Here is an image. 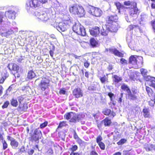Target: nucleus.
<instances>
[{"mask_svg":"<svg viewBox=\"0 0 155 155\" xmlns=\"http://www.w3.org/2000/svg\"><path fill=\"white\" fill-rule=\"evenodd\" d=\"M87 10L90 14L97 17L101 16L102 14V12L101 9L90 5L87 7Z\"/></svg>","mask_w":155,"mask_h":155,"instance_id":"nucleus-1","label":"nucleus"},{"mask_svg":"<svg viewBox=\"0 0 155 155\" xmlns=\"http://www.w3.org/2000/svg\"><path fill=\"white\" fill-rule=\"evenodd\" d=\"M64 117L68 120L70 119V122L75 123L78 122L81 120V116L80 114H77L73 112H70L65 114L64 115Z\"/></svg>","mask_w":155,"mask_h":155,"instance_id":"nucleus-2","label":"nucleus"},{"mask_svg":"<svg viewBox=\"0 0 155 155\" xmlns=\"http://www.w3.org/2000/svg\"><path fill=\"white\" fill-rule=\"evenodd\" d=\"M73 30L74 32L78 35L82 36H85L86 35V32L84 27L79 23H76L73 27Z\"/></svg>","mask_w":155,"mask_h":155,"instance_id":"nucleus-3","label":"nucleus"},{"mask_svg":"<svg viewBox=\"0 0 155 155\" xmlns=\"http://www.w3.org/2000/svg\"><path fill=\"white\" fill-rule=\"evenodd\" d=\"M40 5V3L38 0H28L26 4V8L28 11L31 8L35 9L38 7Z\"/></svg>","mask_w":155,"mask_h":155,"instance_id":"nucleus-4","label":"nucleus"},{"mask_svg":"<svg viewBox=\"0 0 155 155\" xmlns=\"http://www.w3.org/2000/svg\"><path fill=\"white\" fill-rule=\"evenodd\" d=\"M35 16L43 21H47L49 18L47 14L44 11L38 10L35 12Z\"/></svg>","mask_w":155,"mask_h":155,"instance_id":"nucleus-5","label":"nucleus"},{"mask_svg":"<svg viewBox=\"0 0 155 155\" xmlns=\"http://www.w3.org/2000/svg\"><path fill=\"white\" fill-rule=\"evenodd\" d=\"M42 136L41 131L38 129L36 128L34 133L31 134V140L32 141H37L39 138H41Z\"/></svg>","mask_w":155,"mask_h":155,"instance_id":"nucleus-6","label":"nucleus"},{"mask_svg":"<svg viewBox=\"0 0 155 155\" xmlns=\"http://www.w3.org/2000/svg\"><path fill=\"white\" fill-rule=\"evenodd\" d=\"M53 26L56 28L60 32L64 31L67 28L68 25L65 22H60L55 23L53 24Z\"/></svg>","mask_w":155,"mask_h":155,"instance_id":"nucleus-7","label":"nucleus"},{"mask_svg":"<svg viewBox=\"0 0 155 155\" xmlns=\"http://www.w3.org/2000/svg\"><path fill=\"white\" fill-rule=\"evenodd\" d=\"M50 81L47 78H42L40 84H39L41 90L44 91L49 86Z\"/></svg>","mask_w":155,"mask_h":155,"instance_id":"nucleus-8","label":"nucleus"},{"mask_svg":"<svg viewBox=\"0 0 155 155\" xmlns=\"http://www.w3.org/2000/svg\"><path fill=\"white\" fill-rule=\"evenodd\" d=\"M133 6H131V8L129 10V14L130 17H133V19H134L137 17L138 10L137 7L136 3H133Z\"/></svg>","mask_w":155,"mask_h":155,"instance_id":"nucleus-9","label":"nucleus"},{"mask_svg":"<svg viewBox=\"0 0 155 155\" xmlns=\"http://www.w3.org/2000/svg\"><path fill=\"white\" fill-rule=\"evenodd\" d=\"M140 60L142 63H143V58L141 56H137V55H132L129 58V63L132 65L137 64L138 63V59Z\"/></svg>","mask_w":155,"mask_h":155,"instance_id":"nucleus-10","label":"nucleus"},{"mask_svg":"<svg viewBox=\"0 0 155 155\" xmlns=\"http://www.w3.org/2000/svg\"><path fill=\"white\" fill-rule=\"evenodd\" d=\"M87 89L93 93H97L100 91V87L99 84L95 83L92 84L89 86Z\"/></svg>","mask_w":155,"mask_h":155,"instance_id":"nucleus-11","label":"nucleus"},{"mask_svg":"<svg viewBox=\"0 0 155 155\" xmlns=\"http://www.w3.org/2000/svg\"><path fill=\"white\" fill-rule=\"evenodd\" d=\"M105 51L107 52L109 51L110 53L114 54L115 55L119 57H123V54L114 48H111L109 49L106 48Z\"/></svg>","mask_w":155,"mask_h":155,"instance_id":"nucleus-12","label":"nucleus"},{"mask_svg":"<svg viewBox=\"0 0 155 155\" xmlns=\"http://www.w3.org/2000/svg\"><path fill=\"white\" fill-rule=\"evenodd\" d=\"M7 139L11 141L10 145L13 149H16L18 146L19 143L15 139L10 136H7Z\"/></svg>","mask_w":155,"mask_h":155,"instance_id":"nucleus-13","label":"nucleus"},{"mask_svg":"<svg viewBox=\"0 0 155 155\" xmlns=\"http://www.w3.org/2000/svg\"><path fill=\"white\" fill-rule=\"evenodd\" d=\"M73 94L75 98H79L83 96V91L80 88H78L73 90Z\"/></svg>","mask_w":155,"mask_h":155,"instance_id":"nucleus-14","label":"nucleus"},{"mask_svg":"<svg viewBox=\"0 0 155 155\" xmlns=\"http://www.w3.org/2000/svg\"><path fill=\"white\" fill-rule=\"evenodd\" d=\"M15 12L13 10H8L5 12V15L6 18L10 19H15Z\"/></svg>","mask_w":155,"mask_h":155,"instance_id":"nucleus-15","label":"nucleus"},{"mask_svg":"<svg viewBox=\"0 0 155 155\" xmlns=\"http://www.w3.org/2000/svg\"><path fill=\"white\" fill-rule=\"evenodd\" d=\"M118 18L116 15H110L107 17L106 21L108 24H110L113 22H116Z\"/></svg>","mask_w":155,"mask_h":155,"instance_id":"nucleus-16","label":"nucleus"},{"mask_svg":"<svg viewBox=\"0 0 155 155\" xmlns=\"http://www.w3.org/2000/svg\"><path fill=\"white\" fill-rule=\"evenodd\" d=\"M89 31L91 35L96 37L100 33L99 28L98 27L95 26L93 27Z\"/></svg>","mask_w":155,"mask_h":155,"instance_id":"nucleus-17","label":"nucleus"},{"mask_svg":"<svg viewBox=\"0 0 155 155\" xmlns=\"http://www.w3.org/2000/svg\"><path fill=\"white\" fill-rule=\"evenodd\" d=\"M8 68L9 70L16 71L17 73L19 69V66L15 63H11L9 64L8 66Z\"/></svg>","mask_w":155,"mask_h":155,"instance_id":"nucleus-18","label":"nucleus"},{"mask_svg":"<svg viewBox=\"0 0 155 155\" xmlns=\"http://www.w3.org/2000/svg\"><path fill=\"white\" fill-rule=\"evenodd\" d=\"M77 12L78 13L77 14L79 15L80 16H83L85 14L84 10L81 6L79 5Z\"/></svg>","mask_w":155,"mask_h":155,"instance_id":"nucleus-19","label":"nucleus"},{"mask_svg":"<svg viewBox=\"0 0 155 155\" xmlns=\"http://www.w3.org/2000/svg\"><path fill=\"white\" fill-rule=\"evenodd\" d=\"M79 5H76L70 8L69 11L71 13L74 14H77Z\"/></svg>","mask_w":155,"mask_h":155,"instance_id":"nucleus-20","label":"nucleus"},{"mask_svg":"<svg viewBox=\"0 0 155 155\" xmlns=\"http://www.w3.org/2000/svg\"><path fill=\"white\" fill-rule=\"evenodd\" d=\"M143 116L145 117H149L150 116V110L148 108L145 107L143 110Z\"/></svg>","mask_w":155,"mask_h":155,"instance_id":"nucleus-21","label":"nucleus"},{"mask_svg":"<svg viewBox=\"0 0 155 155\" xmlns=\"http://www.w3.org/2000/svg\"><path fill=\"white\" fill-rule=\"evenodd\" d=\"M128 97L131 100H137L138 97V94H133L131 91L127 94Z\"/></svg>","mask_w":155,"mask_h":155,"instance_id":"nucleus-22","label":"nucleus"},{"mask_svg":"<svg viewBox=\"0 0 155 155\" xmlns=\"http://www.w3.org/2000/svg\"><path fill=\"white\" fill-rule=\"evenodd\" d=\"M111 123V120L108 118H106L101 121V124H104L105 126H109Z\"/></svg>","mask_w":155,"mask_h":155,"instance_id":"nucleus-23","label":"nucleus"},{"mask_svg":"<svg viewBox=\"0 0 155 155\" xmlns=\"http://www.w3.org/2000/svg\"><path fill=\"white\" fill-rule=\"evenodd\" d=\"M90 44L92 47L95 48L97 47V45H98V42L95 39L92 38L90 40Z\"/></svg>","mask_w":155,"mask_h":155,"instance_id":"nucleus-24","label":"nucleus"},{"mask_svg":"<svg viewBox=\"0 0 155 155\" xmlns=\"http://www.w3.org/2000/svg\"><path fill=\"white\" fill-rule=\"evenodd\" d=\"M113 81L116 83H118L122 80L121 77L117 75H114L113 76Z\"/></svg>","mask_w":155,"mask_h":155,"instance_id":"nucleus-25","label":"nucleus"},{"mask_svg":"<svg viewBox=\"0 0 155 155\" xmlns=\"http://www.w3.org/2000/svg\"><path fill=\"white\" fill-rule=\"evenodd\" d=\"M35 76V74L32 71H29L27 77L29 79H32L34 78Z\"/></svg>","mask_w":155,"mask_h":155,"instance_id":"nucleus-26","label":"nucleus"},{"mask_svg":"<svg viewBox=\"0 0 155 155\" xmlns=\"http://www.w3.org/2000/svg\"><path fill=\"white\" fill-rule=\"evenodd\" d=\"M140 72H141V74L145 78V79L147 78V74L148 73V71L147 69L142 68H141L140 70Z\"/></svg>","mask_w":155,"mask_h":155,"instance_id":"nucleus-27","label":"nucleus"},{"mask_svg":"<svg viewBox=\"0 0 155 155\" xmlns=\"http://www.w3.org/2000/svg\"><path fill=\"white\" fill-rule=\"evenodd\" d=\"M146 90L148 95L150 96H153V93L152 90L149 87H146Z\"/></svg>","mask_w":155,"mask_h":155,"instance_id":"nucleus-28","label":"nucleus"},{"mask_svg":"<svg viewBox=\"0 0 155 155\" xmlns=\"http://www.w3.org/2000/svg\"><path fill=\"white\" fill-rule=\"evenodd\" d=\"M121 88L124 91H126L127 92V94L130 91V89L127 86V85L124 84H123L121 86Z\"/></svg>","mask_w":155,"mask_h":155,"instance_id":"nucleus-29","label":"nucleus"},{"mask_svg":"<svg viewBox=\"0 0 155 155\" xmlns=\"http://www.w3.org/2000/svg\"><path fill=\"white\" fill-rule=\"evenodd\" d=\"M11 104L13 106L16 107L18 105V102L16 99L13 98L11 101Z\"/></svg>","mask_w":155,"mask_h":155,"instance_id":"nucleus-30","label":"nucleus"},{"mask_svg":"<svg viewBox=\"0 0 155 155\" xmlns=\"http://www.w3.org/2000/svg\"><path fill=\"white\" fill-rule=\"evenodd\" d=\"M111 111L110 109L105 108L103 110L102 113L106 115H109L111 113Z\"/></svg>","mask_w":155,"mask_h":155,"instance_id":"nucleus-31","label":"nucleus"},{"mask_svg":"<svg viewBox=\"0 0 155 155\" xmlns=\"http://www.w3.org/2000/svg\"><path fill=\"white\" fill-rule=\"evenodd\" d=\"M100 79L102 83H104L106 82H108V78L104 75L103 77H100Z\"/></svg>","mask_w":155,"mask_h":155,"instance_id":"nucleus-32","label":"nucleus"},{"mask_svg":"<svg viewBox=\"0 0 155 155\" xmlns=\"http://www.w3.org/2000/svg\"><path fill=\"white\" fill-rule=\"evenodd\" d=\"M140 19L142 21H146L147 20V16L143 13L141 15Z\"/></svg>","mask_w":155,"mask_h":155,"instance_id":"nucleus-33","label":"nucleus"},{"mask_svg":"<svg viewBox=\"0 0 155 155\" xmlns=\"http://www.w3.org/2000/svg\"><path fill=\"white\" fill-rule=\"evenodd\" d=\"M127 141V139L125 138H122L120 139L118 142L117 143V144L118 145H120L125 143Z\"/></svg>","mask_w":155,"mask_h":155,"instance_id":"nucleus-34","label":"nucleus"},{"mask_svg":"<svg viewBox=\"0 0 155 155\" xmlns=\"http://www.w3.org/2000/svg\"><path fill=\"white\" fill-rule=\"evenodd\" d=\"M115 5L117 7V9L118 10V12H120V11L123 9L120 3L119 2H117L115 3Z\"/></svg>","mask_w":155,"mask_h":155,"instance_id":"nucleus-35","label":"nucleus"},{"mask_svg":"<svg viewBox=\"0 0 155 155\" xmlns=\"http://www.w3.org/2000/svg\"><path fill=\"white\" fill-rule=\"evenodd\" d=\"M152 148H153V149L155 150V146L153 144H151L150 145H148L146 148V150L147 151H150Z\"/></svg>","mask_w":155,"mask_h":155,"instance_id":"nucleus-36","label":"nucleus"},{"mask_svg":"<svg viewBox=\"0 0 155 155\" xmlns=\"http://www.w3.org/2000/svg\"><path fill=\"white\" fill-rule=\"evenodd\" d=\"M14 32L12 30H8L6 33L4 34H2V35H3L7 37L8 36L12 34Z\"/></svg>","mask_w":155,"mask_h":155,"instance_id":"nucleus-37","label":"nucleus"},{"mask_svg":"<svg viewBox=\"0 0 155 155\" xmlns=\"http://www.w3.org/2000/svg\"><path fill=\"white\" fill-rule=\"evenodd\" d=\"M100 148L102 150H104L105 148V144L103 142H100L98 143Z\"/></svg>","mask_w":155,"mask_h":155,"instance_id":"nucleus-38","label":"nucleus"},{"mask_svg":"<svg viewBox=\"0 0 155 155\" xmlns=\"http://www.w3.org/2000/svg\"><path fill=\"white\" fill-rule=\"evenodd\" d=\"M78 149V147L76 145L73 146L72 147L70 148V150L71 151V152H74V151H76Z\"/></svg>","mask_w":155,"mask_h":155,"instance_id":"nucleus-39","label":"nucleus"},{"mask_svg":"<svg viewBox=\"0 0 155 155\" xmlns=\"http://www.w3.org/2000/svg\"><path fill=\"white\" fill-rule=\"evenodd\" d=\"M8 74H6V76L4 77H2L0 80V83L3 84L5 79H6V78L8 77Z\"/></svg>","mask_w":155,"mask_h":155,"instance_id":"nucleus-40","label":"nucleus"},{"mask_svg":"<svg viewBox=\"0 0 155 155\" xmlns=\"http://www.w3.org/2000/svg\"><path fill=\"white\" fill-rule=\"evenodd\" d=\"M3 144V150H5L8 147V144L5 140L3 141H2Z\"/></svg>","mask_w":155,"mask_h":155,"instance_id":"nucleus-41","label":"nucleus"},{"mask_svg":"<svg viewBox=\"0 0 155 155\" xmlns=\"http://www.w3.org/2000/svg\"><path fill=\"white\" fill-rule=\"evenodd\" d=\"M120 62L124 65L127 64V61L123 58H121L120 59Z\"/></svg>","mask_w":155,"mask_h":155,"instance_id":"nucleus-42","label":"nucleus"},{"mask_svg":"<svg viewBox=\"0 0 155 155\" xmlns=\"http://www.w3.org/2000/svg\"><path fill=\"white\" fill-rule=\"evenodd\" d=\"M111 28L112 29V30H110V31L111 32H116L117 30V27H116L114 25L111 26Z\"/></svg>","mask_w":155,"mask_h":155,"instance_id":"nucleus-43","label":"nucleus"},{"mask_svg":"<svg viewBox=\"0 0 155 155\" xmlns=\"http://www.w3.org/2000/svg\"><path fill=\"white\" fill-rule=\"evenodd\" d=\"M102 140V138L100 135L98 136L96 138V142L97 143L101 142V141Z\"/></svg>","mask_w":155,"mask_h":155,"instance_id":"nucleus-44","label":"nucleus"},{"mask_svg":"<svg viewBox=\"0 0 155 155\" xmlns=\"http://www.w3.org/2000/svg\"><path fill=\"white\" fill-rule=\"evenodd\" d=\"M9 104V102L8 101H6L5 102L3 105H2V108L4 109L5 108H7Z\"/></svg>","mask_w":155,"mask_h":155,"instance_id":"nucleus-45","label":"nucleus"},{"mask_svg":"<svg viewBox=\"0 0 155 155\" xmlns=\"http://www.w3.org/2000/svg\"><path fill=\"white\" fill-rule=\"evenodd\" d=\"M155 103V97H154V100H151L149 101V105L151 106H153Z\"/></svg>","mask_w":155,"mask_h":155,"instance_id":"nucleus-46","label":"nucleus"},{"mask_svg":"<svg viewBox=\"0 0 155 155\" xmlns=\"http://www.w3.org/2000/svg\"><path fill=\"white\" fill-rule=\"evenodd\" d=\"M25 57L21 56L20 58H18L17 61L18 63H21L23 62V61L24 60Z\"/></svg>","mask_w":155,"mask_h":155,"instance_id":"nucleus-47","label":"nucleus"},{"mask_svg":"<svg viewBox=\"0 0 155 155\" xmlns=\"http://www.w3.org/2000/svg\"><path fill=\"white\" fill-rule=\"evenodd\" d=\"M133 2L132 3L130 1H127L124 2V4L125 5H132L131 6H133Z\"/></svg>","mask_w":155,"mask_h":155,"instance_id":"nucleus-48","label":"nucleus"},{"mask_svg":"<svg viewBox=\"0 0 155 155\" xmlns=\"http://www.w3.org/2000/svg\"><path fill=\"white\" fill-rule=\"evenodd\" d=\"M151 25L153 30V32L155 33V20L151 21Z\"/></svg>","mask_w":155,"mask_h":155,"instance_id":"nucleus-49","label":"nucleus"},{"mask_svg":"<svg viewBox=\"0 0 155 155\" xmlns=\"http://www.w3.org/2000/svg\"><path fill=\"white\" fill-rule=\"evenodd\" d=\"M47 124L48 123L47 122H45L41 124L40 127L41 128H44L47 125Z\"/></svg>","mask_w":155,"mask_h":155,"instance_id":"nucleus-50","label":"nucleus"},{"mask_svg":"<svg viewBox=\"0 0 155 155\" xmlns=\"http://www.w3.org/2000/svg\"><path fill=\"white\" fill-rule=\"evenodd\" d=\"M12 87L10 86L8 88L6 91V93H5V94L7 95H8L10 91L12 90Z\"/></svg>","mask_w":155,"mask_h":155,"instance_id":"nucleus-51","label":"nucleus"},{"mask_svg":"<svg viewBox=\"0 0 155 155\" xmlns=\"http://www.w3.org/2000/svg\"><path fill=\"white\" fill-rule=\"evenodd\" d=\"M120 97L119 99L118 100V102L120 103V104H121L122 100V97H123V94L121 93L120 94Z\"/></svg>","mask_w":155,"mask_h":155,"instance_id":"nucleus-52","label":"nucleus"},{"mask_svg":"<svg viewBox=\"0 0 155 155\" xmlns=\"http://www.w3.org/2000/svg\"><path fill=\"white\" fill-rule=\"evenodd\" d=\"M108 95L109 97L110 98V100L111 101L113 100L112 97L114 96V94L113 93L111 92H109L108 94Z\"/></svg>","mask_w":155,"mask_h":155,"instance_id":"nucleus-53","label":"nucleus"},{"mask_svg":"<svg viewBox=\"0 0 155 155\" xmlns=\"http://www.w3.org/2000/svg\"><path fill=\"white\" fill-rule=\"evenodd\" d=\"M65 123L64 121L60 122L58 127V128H61L62 127L65 125Z\"/></svg>","mask_w":155,"mask_h":155,"instance_id":"nucleus-54","label":"nucleus"},{"mask_svg":"<svg viewBox=\"0 0 155 155\" xmlns=\"http://www.w3.org/2000/svg\"><path fill=\"white\" fill-rule=\"evenodd\" d=\"M90 64V63L87 61L84 63V66L86 68H87L89 67Z\"/></svg>","mask_w":155,"mask_h":155,"instance_id":"nucleus-55","label":"nucleus"},{"mask_svg":"<svg viewBox=\"0 0 155 155\" xmlns=\"http://www.w3.org/2000/svg\"><path fill=\"white\" fill-rule=\"evenodd\" d=\"M101 34L104 36H106L107 35V33L104 30H101Z\"/></svg>","mask_w":155,"mask_h":155,"instance_id":"nucleus-56","label":"nucleus"},{"mask_svg":"<svg viewBox=\"0 0 155 155\" xmlns=\"http://www.w3.org/2000/svg\"><path fill=\"white\" fill-rule=\"evenodd\" d=\"M28 153L29 155H31L34 153V150L33 149L28 150Z\"/></svg>","mask_w":155,"mask_h":155,"instance_id":"nucleus-57","label":"nucleus"},{"mask_svg":"<svg viewBox=\"0 0 155 155\" xmlns=\"http://www.w3.org/2000/svg\"><path fill=\"white\" fill-rule=\"evenodd\" d=\"M18 99L19 102L21 103V102L23 100L24 98L20 96L18 97Z\"/></svg>","mask_w":155,"mask_h":155,"instance_id":"nucleus-58","label":"nucleus"},{"mask_svg":"<svg viewBox=\"0 0 155 155\" xmlns=\"http://www.w3.org/2000/svg\"><path fill=\"white\" fill-rule=\"evenodd\" d=\"M38 1H39V2L40 4L41 3L44 4L45 3L47 2V0H38Z\"/></svg>","mask_w":155,"mask_h":155,"instance_id":"nucleus-59","label":"nucleus"},{"mask_svg":"<svg viewBox=\"0 0 155 155\" xmlns=\"http://www.w3.org/2000/svg\"><path fill=\"white\" fill-rule=\"evenodd\" d=\"M3 88L2 85H0V96L2 95L3 93Z\"/></svg>","mask_w":155,"mask_h":155,"instance_id":"nucleus-60","label":"nucleus"},{"mask_svg":"<svg viewBox=\"0 0 155 155\" xmlns=\"http://www.w3.org/2000/svg\"><path fill=\"white\" fill-rule=\"evenodd\" d=\"M47 153H48L51 154L53 153V150L51 148L49 149L48 151H47Z\"/></svg>","mask_w":155,"mask_h":155,"instance_id":"nucleus-61","label":"nucleus"},{"mask_svg":"<svg viewBox=\"0 0 155 155\" xmlns=\"http://www.w3.org/2000/svg\"><path fill=\"white\" fill-rule=\"evenodd\" d=\"M66 93V91L64 90L63 89H61L59 93L60 94H65Z\"/></svg>","mask_w":155,"mask_h":155,"instance_id":"nucleus-62","label":"nucleus"},{"mask_svg":"<svg viewBox=\"0 0 155 155\" xmlns=\"http://www.w3.org/2000/svg\"><path fill=\"white\" fill-rule=\"evenodd\" d=\"M3 18V15L2 13L0 12V24L2 21V18Z\"/></svg>","mask_w":155,"mask_h":155,"instance_id":"nucleus-63","label":"nucleus"},{"mask_svg":"<svg viewBox=\"0 0 155 155\" xmlns=\"http://www.w3.org/2000/svg\"><path fill=\"white\" fill-rule=\"evenodd\" d=\"M90 155H98V154L95 151H92L91 152Z\"/></svg>","mask_w":155,"mask_h":155,"instance_id":"nucleus-64","label":"nucleus"}]
</instances>
